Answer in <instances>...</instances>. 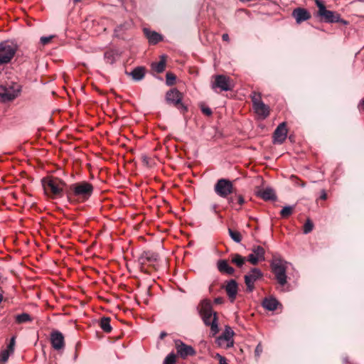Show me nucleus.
<instances>
[{
    "label": "nucleus",
    "mask_w": 364,
    "mask_h": 364,
    "mask_svg": "<svg viewBox=\"0 0 364 364\" xmlns=\"http://www.w3.org/2000/svg\"><path fill=\"white\" fill-rule=\"evenodd\" d=\"M198 310L204 324L210 326V333L215 336L219 332V328L217 313L213 310L211 301L208 299L202 300Z\"/></svg>",
    "instance_id": "nucleus-1"
},
{
    "label": "nucleus",
    "mask_w": 364,
    "mask_h": 364,
    "mask_svg": "<svg viewBox=\"0 0 364 364\" xmlns=\"http://www.w3.org/2000/svg\"><path fill=\"white\" fill-rule=\"evenodd\" d=\"M94 187L92 184L87 181H81L71 184L69 186V191L68 192V198H69L71 195L76 197L80 201L87 200L93 193Z\"/></svg>",
    "instance_id": "nucleus-2"
},
{
    "label": "nucleus",
    "mask_w": 364,
    "mask_h": 364,
    "mask_svg": "<svg viewBox=\"0 0 364 364\" xmlns=\"http://www.w3.org/2000/svg\"><path fill=\"white\" fill-rule=\"evenodd\" d=\"M21 91V85L16 82L6 81L0 85V101L11 102L16 99Z\"/></svg>",
    "instance_id": "nucleus-3"
},
{
    "label": "nucleus",
    "mask_w": 364,
    "mask_h": 364,
    "mask_svg": "<svg viewBox=\"0 0 364 364\" xmlns=\"http://www.w3.org/2000/svg\"><path fill=\"white\" fill-rule=\"evenodd\" d=\"M45 193L50 197H61L65 183L57 178L46 177L41 180Z\"/></svg>",
    "instance_id": "nucleus-4"
},
{
    "label": "nucleus",
    "mask_w": 364,
    "mask_h": 364,
    "mask_svg": "<svg viewBox=\"0 0 364 364\" xmlns=\"http://www.w3.org/2000/svg\"><path fill=\"white\" fill-rule=\"evenodd\" d=\"M289 265H291L290 263L280 258L273 259L271 263L272 271L277 282L282 287L287 284V277L286 272Z\"/></svg>",
    "instance_id": "nucleus-5"
},
{
    "label": "nucleus",
    "mask_w": 364,
    "mask_h": 364,
    "mask_svg": "<svg viewBox=\"0 0 364 364\" xmlns=\"http://www.w3.org/2000/svg\"><path fill=\"white\" fill-rule=\"evenodd\" d=\"M17 50V45L12 41L0 43V65L9 63Z\"/></svg>",
    "instance_id": "nucleus-6"
},
{
    "label": "nucleus",
    "mask_w": 364,
    "mask_h": 364,
    "mask_svg": "<svg viewBox=\"0 0 364 364\" xmlns=\"http://www.w3.org/2000/svg\"><path fill=\"white\" fill-rule=\"evenodd\" d=\"M234 187L232 182L225 178L219 179L214 186L215 193L223 198H227L234 193Z\"/></svg>",
    "instance_id": "nucleus-7"
},
{
    "label": "nucleus",
    "mask_w": 364,
    "mask_h": 364,
    "mask_svg": "<svg viewBox=\"0 0 364 364\" xmlns=\"http://www.w3.org/2000/svg\"><path fill=\"white\" fill-rule=\"evenodd\" d=\"M166 100L168 103L177 107L181 112L187 111V107L181 103L182 94L176 89H171L166 92Z\"/></svg>",
    "instance_id": "nucleus-8"
},
{
    "label": "nucleus",
    "mask_w": 364,
    "mask_h": 364,
    "mask_svg": "<svg viewBox=\"0 0 364 364\" xmlns=\"http://www.w3.org/2000/svg\"><path fill=\"white\" fill-rule=\"evenodd\" d=\"M263 277V273L258 268H252L248 274L245 275L246 291L252 292L255 289V282Z\"/></svg>",
    "instance_id": "nucleus-9"
},
{
    "label": "nucleus",
    "mask_w": 364,
    "mask_h": 364,
    "mask_svg": "<svg viewBox=\"0 0 364 364\" xmlns=\"http://www.w3.org/2000/svg\"><path fill=\"white\" fill-rule=\"evenodd\" d=\"M253 109L257 114L263 119L267 117L269 114V107L265 105L259 95L255 94L252 97Z\"/></svg>",
    "instance_id": "nucleus-10"
},
{
    "label": "nucleus",
    "mask_w": 364,
    "mask_h": 364,
    "mask_svg": "<svg viewBox=\"0 0 364 364\" xmlns=\"http://www.w3.org/2000/svg\"><path fill=\"white\" fill-rule=\"evenodd\" d=\"M234 331L230 327H226L224 332L215 340V343L220 347L228 349L233 346L232 336Z\"/></svg>",
    "instance_id": "nucleus-11"
},
{
    "label": "nucleus",
    "mask_w": 364,
    "mask_h": 364,
    "mask_svg": "<svg viewBox=\"0 0 364 364\" xmlns=\"http://www.w3.org/2000/svg\"><path fill=\"white\" fill-rule=\"evenodd\" d=\"M50 341L52 348L57 351H63L65 348V338L63 334L58 331L53 330L50 335Z\"/></svg>",
    "instance_id": "nucleus-12"
},
{
    "label": "nucleus",
    "mask_w": 364,
    "mask_h": 364,
    "mask_svg": "<svg viewBox=\"0 0 364 364\" xmlns=\"http://www.w3.org/2000/svg\"><path fill=\"white\" fill-rule=\"evenodd\" d=\"M212 88H219L221 91H229L232 88L230 78L224 75H217L212 84Z\"/></svg>",
    "instance_id": "nucleus-13"
},
{
    "label": "nucleus",
    "mask_w": 364,
    "mask_h": 364,
    "mask_svg": "<svg viewBox=\"0 0 364 364\" xmlns=\"http://www.w3.org/2000/svg\"><path fill=\"white\" fill-rule=\"evenodd\" d=\"M159 259V255L153 251H144L138 258V262L141 268L146 264L154 265V263Z\"/></svg>",
    "instance_id": "nucleus-14"
},
{
    "label": "nucleus",
    "mask_w": 364,
    "mask_h": 364,
    "mask_svg": "<svg viewBox=\"0 0 364 364\" xmlns=\"http://www.w3.org/2000/svg\"><path fill=\"white\" fill-rule=\"evenodd\" d=\"M176 349L178 355L183 359L196 354V350L191 346L186 345L181 341L176 343Z\"/></svg>",
    "instance_id": "nucleus-15"
},
{
    "label": "nucleus",
    "mask_w": 364,
    "mask_h": 364,
    "mask_svg": "<svg viewBox=\"0 0 364 364\" xmlns=\"http://www.w3.org/2000/svg\"><path fill=\"white\" fill-rule=\"evenodd\" d=\"M264 254L265 250L262 246H254L252 247V253L250 254L247 257V261L255 265L259 261H264L265 259Z\"/></svg>",
    "instance_id": "nucleus-16"
},
{
    "label": "nucleus",
    "mask_w": 364,
    "mask_h": 364,
    "mask_svg": "<svg viewBox=\"0 0 364 364\" xmlns=\"http://www.w3.org/2000/svg\"><path fill=\"white\" fill-rule=\"evenodd\" d=\"M287 136V129L286 128V123L282 122L278 125L273 134L274 144H282Z\"/></svg>",
    "instance_id": "nucleus-17"
},
{
    "label": "nucleus",
    "mask_w": 364,
    "mask_h": 364,
    "mask_svg": "<svg viewBox=\"0 0 364 364\" xmlns=\"http://www.w3.org/2000/svg\"><path fill=\"white\" fill-rule=\"evenodd\" d=\"M225 291L230 299L231 302H233L236 298L237 291H238V284L235 279H230L227 282V284L225 287Z\"/></svg>",
    "instance_id": "nucleus-18"
},
{
    "label": "nucleus",
    "mask_w": 364,
    "mask_h": 364,
    "mask_svg": "<svg viewBox=\"0 0 364 364\" xmlns=\"http://www.w3.org/2000/svg\"><path fill=\"white\" fill-rule=\"evenodd\" d=\"M292 16L299 24L311 18L309 12L306 9L301 7L296 8L293 10Z\"/></svg>",
    "instance_id": "nucleus-19"
},
{
    "label": "nucleus",
    "mask_w": 364,
    "mask_h": 364,
    "mask_svg": "<svg viewBox=\"0 0 364 364\" xmlns=\"http://www.w3.org/2000/svg\"><path fill=\"white\" fill-rule=\"evenodd\" d=\"M319 16L324 18V20L327 23H338V22H343L344 23H346V21H343L341 18V16L339 14L332 11L326 9L323 12H322Z\"/></svg>",
    "instance_id": "nucleus-20"
},
{
    "label": "nucleus",
    "mask_w": 364,
    "mask_h": 364,
    "mask_svg": "<svg viewBox=\"0 0 364 364\" xmlns=\"http://www.w3.org/2000/svg\"><path fill=\"white\" fill-rule=\"evenodd\" d=\"M279 304V301L272 296L264 298L262 304L265 309L272 311L276 310Z\"/></svg>",
    "instance_id": "nucleus-21"
},
{
    "label": "nucleus",
    "mask_w": 364,
    "mask_h": 364,
    "mask_svg": "<svg viewBox=\"0 0 364 364\" xmlns=\"http://www.w3.org/2000/svg\"><path fill=\"white\" fill-rule=\"evenodd\" d=\"M217 267L219 272L221 273L227 274L228 275H232L235 272L234 268L230 267L225 259L218 260L217 263Z\"/></svg>",
    "instance_id": "nucleus-22"
},
{
    "label": "nucleus",
    "mask_w": 364,
    "mask_h": 364,
    "mask_svg": "<svg viewBox=\"0 0 364 364\" xmlns=\"http://www.w3.org/2000/svg\"><path fill=\"white\" fill-rule=\"evenodd\" d=\"M144 33L151 44H156L162 40V36L156 31H151L148 28H144Z\"/></svg>",
    "instance_id": "nucleus-23"
},
{
    "label": "nucleus",
    "mask_w": 364,
    "mask_h": 364,
    "mask_svg": "<svg viewBox=\"0 0 364 364\" xmlns=\"http://www.w3.org/2000/svg\"><path fill=\"white\" fill-rule=\"evenodd\" d=\"M127 75L132 76V79L135 81L141 80L145 76V69L144 67L139 66L133 69L132 71L126 72Z\"/></svg>",
    "instance_id": "nucleus-24"
},
{
    "label": "nucleus",
    "mask_w": 364,
    "mask_h": 364,
    "mask_svg": "<svg viewBox=\"0 0 364 364\" xmlns=\"http://www.w3.org/2000/svg\"><path fill=\"white\" fill-rule=\"evenodd\" d=\"M258 196L264 200H271L276 199L274 191L272 188H266L258 192Z\"/></svg>",
    "instance_id": "nucleus-25"
},
{
    "label": "nucleus",
    "mask_w": 364,
    "mask_h": 364,
    "mask_svg": "<svg viewBox=\"0 0 364 364\" xmlns=\"http://www.w3.org/2000/svg\"><path fill=\"white\" fill-rule=\"evenodd\" d=\"M228 202L232 207L237 203L239 205H242L245 203V199L242 195L237 193L235 191L232 194H230V196L227 198Z\"/></svg>",
    "instance_id": "nucleus-26"
},
{
    "label": "nucleus",
    "mask_w": 364,
    "mask_h": 364,
    "mask_svg": "<svg viewBox=\"0 0 364 364\" xmlns=\"http://www.w3.org/2000/svg\"><path fill=\"white\" fill-rule=\"evenodd\" d=\"M166 56L161 55L159 62H155L151 64V68L157 73H162L166 67Z\"/></svg>",
    "instance_id": "nucleus-27"
},
{
    "label": "nucleus",
    "mask_w": 364,
    "mask_h": 364,
    "mask_svg": "<svg viewBox=\"0 0 364 364\" xmlns=\"http://www.w3.org/2000/svg\"><path fill=\"white\" fill-rule=\"evenodd\" d=\"M247 260V257L241 256L239 254L232 255V262L235 264L238 267L242 268Z\"/></svg>",
    "instance_id": "nucleus-28"
},
{
    "label": "nucleus",
    "mask_w": 364,
    "mask_h": 364,
    "mask_svg": "<svg viewBox=\"0 0 364 364\" xmlns=\"http://www.w3.org/2000/svg\"><path fill=\"white\" fill-rule=\"evenodd\" d=\"M31 316L27 313H22L15 316V321L17 323H24L32 321Z\"/></svg>",
    "instance_id": "nucleus-29"
},
{
    "label": "nucleus",
    "mask_w": 364,
    "mask_h": 364,
    "mask_svg": "<svg viewBox=\"0 0 364 364\" xmlns=\"http://www.w3.org/2000/svg\"><path fill=\"white\" fill-rule=\"evenodd\" d=\"M100 327L106 333L112 331V326L110 325V319L108 317H103L100 321Z\"/></svg>",
    "instance_id": "nucleus-30"
},
{
    "label": "nucleus",
    "mask_w": 364,
    "mask_h": 364,
    "mask_svg": "<svg viewBox=\"0 0 364 364\" xmlns=\"http://www.w3.org/2000/svg\"><path fill=\"white\" fill-rule=\"evenodd\" d=\"M104 58L107 63L113 64L115 62V54L113 50L106 51Z\"/></svg>",
    "instance_id": "nucleus-31"
},
{
    "label": "nucleus",
    "mask_w": 364,
    "mask_h": 364,
    "mask_svg": "<svg viewBox=\"0 0 364 364\" xmlns=\"http://www.w3.org/2000/svg\"><path fill=\"white\" fill-rule=\"evenodd\" d=\"M228 233L231 239L237 243H239L242 240L241 234L237 231H234L232 229H228Z\"/></svg>",
    "instance_id": "nucleus-32"
},
{
    "label": "nucleus",
    "mask_w": 364,
    "mask_h": 364,
    "mask_svg": "<svg viewBox=\"0 0 364 364\" xmlns=\"http://www.w3.org/2000/svg\"><path fill=\"white\" fill-rule=\"evenodd\" d=\"M294 206L287 205L284 206L280 211V215L282 218H287L293 213Z\"/></svg>",
    "instance_id": "nucleus-33"
},
{
    "label": "nucleus",
    "mask_w": 364,
    "mask_h": 364,
    "mask_svg": "<svg viewBox=\"0 0 364 364\" xmlns=\"http://www.w3.org/2000/svg\"><path fill=\"white\" fill-rule=\"evenodd\" d=\"M314 228V223L310 219H307L304 225V233L308 234L312 231Z\"/></svg>",
    "instance_id": "nucleus-34"
},
{
    "label": "nucleus",
    "mask_w": 364,
    "mask_h": 364,
    "mask_svg": "<svg viewBox=\"0 0 364 364\" xmlns=\"http://www.w3.org/2000/svg\"><path fill=\"white\" fill-rule=\"evenodd\" d=\"M176 80V75L171 73H167L166 75V85L171 86L174 84Z\"/></svg>",
    "instance_id": "nucleus-35"
},
{
    "label": "nucleus",
    "mask_w": 364,
    "mask_h": 364,
    "mask_svg": "<svg viewBox=\"0 0 364 364\" xmlns=\"http://www.w3.org/2000/svg\"><path fill=\"white\" fill-rule=\"evenodd\" d=\"M176 363V355L173 353H169L164 359L163 364H174Z\"/></svg>",
    "instance_id": "nucleus-36"
},
{
    "label": "nucleus",
    "mask_w": 364,
    "mask_h": 364,
    "mask_svg": "<svg viewBox=\"0 0 364 364\" xmlns=\"http://www.w3.org/2000/svg\"><path fill=\"white\" fill-rule=\"evenodd\" d=\"M11 353L9 350H4L0 353V362L5 363L8 360Z\"/></svg>",
    "instance_id": "nucleus-37"
},
{
    "label": "nucleus",
    "mask_w": 364,
    "mask_h": 364,
    "mask_svg": "<svg viewBox=\"0 0 364 364\" xmlns=\"http://www.w3.org/2000/svg\"><path fill=\"white\" fill-rule=\"evenodd\" d=\"M15 343H16V338L14 336H13V337H11L10 342H9V345L7 346V348L6 350H9V352L13 353L14 350Z\"/></svg>",
    "instance_id": "nucleus-38"
},
{
    "label": "nucleus",
    "mask_w": 364,
    "mask_h": 364,
    "mask_svg": "<svg viewBox=\"0 0 364 364\" xmlns=\"http://www.w3.org/2000/svg\"><path fill=\"white\" fill-rule=\"evenodd\" d=\"M53 38V36H42L41 38H40V42L42 45H46L48 44L50 41L51 39Z\"/></svg>",
    "instance_id": "nucleus-39"
},
{
    "label": "nucleus",
    "mask_w": 364,
    "mask_h": 364,
    "mask_svg": "<svg viewBox=\"0 0 364 364\" xmlns=\"http://www.w3.org/2000/svg\"><path fill=\"white\" fill-rule=\"evenodd\" d=\"M316 4L318 8V14L320 15L322 12H323L326 9V6L320 0H316Z\"/></svg>",
    "instance_id": "nucleus-40"
},
{
    "label": "nucleus",
    "mask_w": 364,
    "mask_h": 364,
    "mask_svg": "<svg viewBox=\"0 0 364 364\" xmlns=\"http://www.w3.org/2000/svg\"><path fill=\"white\" fill-rule=\"evenodd\" d=\"M263 348L261 343H258L255 350V354L257 357H259L262 353Z\"/></svg>",
    "instance_id": "nucleus-41"
},
{
    "label": "nucleus",
    "mask_w": 364,
    "mask_h": 364,
    "mask_svg": "<svg viewBox=\"0 0 364 364\" xmlns=\"http://www.w3.org/2000/svg\"><path fill=\"white\" fill-rule=\"evenodd\" d=\"M201 111L204 114H205L207 116H210L213 113L210 108H209L208 107H205V106L201 107Z\"/></svg>",
    "instance_id": "nucleus-42"
},
{
    "label": "nucleus",
    "mask_w": 364,
    "mask_h": 364,
    "mask_svg": "<svg viewBox=\"0 0 364 364\" xmlns=\"http://www.w3.org/2000/svg\"><path fill=\"white\" fill-rule=\"evenodd\" d=\"M358 108L360 111L364 110V97L359 102Z\"/></svg>",
    "instance_id": "nucleus-43"
},
{
    "label": "nucleus",
    "mask_w": 364,
    "mask_h": 364,
    "mask_svg": "<svg viewBox=\"0 0 364 364\" xmlns=\"http://www.w3.org/2000/svg\"><path fill=\"white\" fill-rule=\"evenodd\" d=\"M214 302L217 304H220L223 302V299L221 297H217L215 299Z\"/></svg>",
    "instance_id": "nucleus-44"
},
{
    "label": "nucleus",
    "mask_w": 364,
    "mask_h": 364,
    "mask_svg": "<svg viewBox=\"0 0 364 364\" xmlns=\"http://www.w3.org/2000/svg\"><path fill=\"white\" fill-rule=\"evenodd\" d=\"M219 364H228L226 358L225 357H222L219 359Z\"/></svg>",
    "instance_id": "nucleus-45"
},
{
    "label": "nucleus",
    "mask_w": 364,
    "mask_h": 364,
    "mask_svg": "<svg viewBox=\"0 0 364 364\" xmlns=\"http://www.w3.org/2000/svg\"><path fill=\"white\" fill-rule=\"evenodd\" d=\"M222 38L224 41H229V36L228 33H224L222 36Z\"/></svg>",
    "instance_id": "nucleus-46"
},
{
    "label": "nucleus",
    "mask_w": 364,
    "mask_h": 364,
    "mask_svg": "<svg viewBox=\"0 0 364 364\" xmlns=\"http://www.w3.org/2000/svg\"><path fill=\"white\" fill-rule=\"evenodd\" d=\"M321 198L322 200H326L327 198V195H326V192L324 191H323L322 193H321Z\"/></svg>",
    "instance_id": "nucleus-47"
},
{
    "label": "nucleus",
    "mask_w": 364,
    "mask_h": 364,
    "mask_svg": "<svg viewBox=\"0 0 364 364\" xmlns=\"http://www.w3.org/2000/svg\"><path fill=\"white\" fill-rule=\"evenodd\" d=\"M217 206L218 205L216 204H213L211 206V210L215 213H217Z\"/></svg>",
    "instance_id": "nucleus-48"
},
{
    "label": "nucleus",
    "mask_w": 364,
    "mask_h": 364,
    "mask_svg": "<svg viewBox=\"0 0 364 364\" xmlns=\"http://www.w3.org/2000/svg\"><path fill=\"white\" fill-rule=\"evenodd\" d=\"M214 357H215V358H217V359H218V360H219V359H220V358H221L223 356H222L220 353H216V354L215 355V356H214Z\"/></svg>",
    "instance_id": "nucleus-49"
},
{
    "label": "nucleus",
    "mask_w": 364,
    "mask_h": 364,
    "mask_svg": "<svg viewBox=\"0 0 364 364\" xmlns=\"http://www.w3.org/2000/svg\"><path fill=\"white\" fill-rule=\"evenodd\" d=\"M343 361H344L346 363H348V358H343Z\"/></svg>",
    "instance_id": "nucleus-50"
},
{
    "label": "nucleus",
    "mask_w": 364,
    "mask_h": 364,
    "mask_svg": "<svg viewBox=\"0 0 364 364\" xmlns=\"http://www.w3.org/2000/svg\"><path fill=\"white\" fill-rule=\"evenodd\" d=\"M166 335V333L162 332V333H161V338H163V337H164V336H165Z\"/></svg>",
    "instance_id": "nucleus-51"
},
{
    "label": "nucleus",
    "mask_w": 364,
    "mask_h": 364,
    "mask_svg": "<svg viewBox=\"0 0 364 364\" xmlns=\"http://www.w3.org/2000/svg\"><path fill=\"white\" fill-rule=\"evenodd\" d=\"M3 300V296L1 294H0V303Z\"/></svg>",
    "instance_id": "nucleus-52"
},
{
    "label": "nucleus",
    "mask_w": 364,
    "mask_h": 364,
    "mask_svg": "<svg viewBox=\"0 0 364 364\" xmlns=\"http://www.w3.org/2000/svg\"><path fill=\"white\" fill-rule=\"evenodd\" d=\"M75 2H79L81 0H73Z\"/></svg>",
    "instance_id": "nucleus-53"
}]
</instances>
